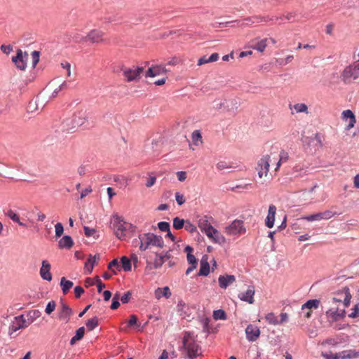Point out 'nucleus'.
Segmentation results:
<instances>
[{
    "mask_svg": "<svg viewBox=\"0 0 359 359\" xmlns=\"http://www.w3.org/2000/svg\"><path fill=\"white\" fill-rule=\"evenodd\" d=\"M134 246H139L142 251H144L149 248V246H156L162 248L164 245V241L161 236H157L154 233H144L140 235L138 238L133 241Z\"/></svg>",
    "mask_w": 359,
    "mask_h": 359,
    "instance_id": "nucleus-1",
    "label": "nucleus"
},
{
    "mask_svg": "<svg viewBox=\"0 0 359 359\" xmlns=\"http://www.w3.org/2000/svg\"><path fill=\"white\" fill-rule=\"evenodd\" d=\"M183 348L190 359L202 355L201 347L196 341V337L190 332H184L182 339Z\"/></svg>",
    "mask_w": 359,
    "mask_h": 359,
    "instance_id": "nucleus-2",
    "label": "nucleus"
},
{
    "mask_svg": "<svg viewBox=\"0 0 359 359\" xmlns=\"http://www.w3.org/2000/svg\"><path fill=\"white\" fill-rule=\"evenodd\" d=\"M327 310L325 312L327 321L330 323L343 319L346 316V308L341 307L338 303H334L332 306L329 303V297L325 300Z\"/></svg>",
    "mask_w": 359,
    "mask_h": 359,
    "instance_id": "nucleus-3",
    "label": "nucleus"
},
{
    "mask_svg": "<svg viewBox=\"0 0 359 359\" xmlns=\"http://www.w3.org/2000/svg\"><path fill=\"white\" fill-rule=\"evenodd\" d=\"M351 298L352 295L350 293L349 288L344 287L329 296V303L331 306L334 303H338L341 305V307L347 308L350 305Z\"/></svg>",
    "mask_w": 359,
    "mask_h": 359,
    "instance_id": "nucleus-4",
    "label": "nucleus"
},
{
    "mask_svg": "<svg viewBox=\"0 0 359 359\" xmlns=\"http://www.w3.org/2000/svg\"><path fill=\"white\" fill-rule=\"evenodd\" d=\"M247 231L244 221L236 219L224 228V232L230 237L238 238Z\"/></svg>",
    "mask_w": 359,
    "mask_h": 359,
    "instance_id": "nucleus-5",
    "label": "nucleus"
},
{
    "mask_svg": "<svg viewBox=\"0 0 359 359\" xmlns=\"http://www.w3.org/2000/svg\"><path fill=\"white\" fill-rule=\"evenodd\" d=\"M276 158V156H273L269 154L262 156V157L258 160L255 170L260 179L268 176L269 167L271 165L275 164Z\"/></svg>",
    "mask_w": 359,
    "mask_h": 359,
    "instance_id": "nucleus-6",
    "label": "nucleus"
},
{
    "mask_svg": "<svg viewBox=\"0 0 359 359\" xmlns=\"http://www.w3.org/2000/svg\"><path fill=\"white\" fill-rule=\"evenodd\" d=\"M112 225L116 236L120 240L126 238L127 232L131 228L130 224L126 222L118 215H114Z\"/></svg>",
    "mask_w": 359,
    "mask_h": 359,
    "instance_id": "nucleus-7",
    "label": "nucleus"
},
{
    "mask_svg": "<svg viewBox=\"0 0 359 359\" xmlns=\"http://www.w3.org/2000/svg\"><path fill=\"white\" fill-rule=\"evenodd\" d=\"M86 121V118L82 112L74 114L72 118H67L62 122V130L69 133L76 128L82 126Z\"/></svg>",
    "mask_w": 359,
    "mask_h": 359,
    "instance_id": "nucleus-8",
    "label": "nucleus"
},
{
    "mask_svg": "<svg viewBox=\"0 0 359 359\" xmlns=\"http://www.w3.org/2000/svg\"><path fill=\"white\" fill-rule=\"evenodd\" d=\"M359 76V60L346 67L341 73V80L344 83H349L353 80L356 79Z\"/></svg>",
    "mask_w": 359,
    "mask_h": 359,
    "instance_id": "nucleus-9",
    "label": "nucleus"
},
{
    "mask_svg": "<svg viewBox=\"0 0 359 359\" xmlns=\"http://www.w3.org/2000/svg\"><path fill=\"white\" fill-rule=\"evenodd\" d=\"M123 75L128 82L137 81L144 72L142 67H133L132 68L125 67L122 69Z\"/></svg>",
    "mask_w": 359,
    "mask_h": 359,
    "instance_id": "nucleus-10",
    "label": "nucleus"
},
{
    "mask_svg": "<svg viewBox=\"0 0 359 359\" xmlns=\"http://www.w3.org/2000/svg\"><path fill=\"white\" fill-rule=\"evenodd\" d=\"M90 41L93 43H99L104 41V33L99 29H93L88 33L85 36H82L80 39V42L84 43L86 41Z\"/></svg>",
    "mask_w": 359,
    "mask_h": 359,
    "instance_id": "nucleus-11",
    "label": "nucleus"
},
{
    "mask_svg": "<svg viewBox=\"0 0 359 359\" xmlns=\"http://www.w3.org/2000/svg\"><path fill=\"white\" fill-rule=\"evenodd\" d=\"M29 323L23 315H20L14 318L9 327L8 334L12 335L15 332L20 329H23L28 327Z\"/></svg>",
    "mask_w": 359,
    "mask_h": 359,
    "instance_id": "nucleus-12",
    "label": "nucleus"
},
{
    "mask_svg": "<svg viewBox=\"0 0 359 359\" xmlns=\"http://www.w3.org/2000/svg\"><path fill=\"white\" fill-rule=\"evenodd\" d=\"M27 53H23L22 50L18 49L17 55L12 58V61L15 63L16 67L20 70H25L27 66V60L28 59Z\"/></svg>",
    "mask_w": 359,
    "mask_h": 359,
    "instance_id": "nucleus-13",
    "label": "nucleus"
},
{
    "mask_svg": "<svg viewBox=\"0 0 359 359\" xmlns=\"http://www.w3.org/2000/svg\"><path fill=\"white\" fill-rule=\"evenodd\" d=\"M265 320L270 325H277L287 322L288 320V316L286 313H281L279 319L278 316L271 312L266 315Z\"/></svg>",
    "mask_w": 359,
    "mask_h": 359,
    "instance_id": "nucleus-14",
    "label": "nucleus"
},
{
    "mask_svg": "<svg viewBox=\"0 0 359 359\" xmlns=\"http://www.w3.org/2000/svg\"><path fill=\"white\" fill-rule=\"evenodd\" d=\"M268 38L260 39L257 37L250 41L248 47L253 48L259 53H263L268 45Z\"/></svg>",
    "mask_w": 359,
    "mask_h": 359,
    "instance_id": "nucleus-15",
    "label": "nucleus"
},
{
    "mask_svg": "<svg viewBox=\"0 0 359 359\" xmlns=\"http://www.w3.org/2000/svg\"><path fill=\"white\" fill-rule=\"evenodd\" d=\"M341 119L344 122H348V125L345 128L346 130H349L353 128L356 122L355 116L353 112L350 109H346L342 111Z\"/></svg>",
    "mask_w": 359,
    "mask_h": 359,
    "instance_id": "nucleus-16",
    "label": "nucleus"
},
{
    "mask_svg": "<svg viewBox=\"0 0 359 359\" xmlns=\"http://www.w3.org/2000/svg\"><path fill=\"white\" fill-rule=\"evenodd\" d=\"M245 334L249 341H255L260 335V330L257 326L250 324L245 329Z\"/></svg>",
    "mask_w": 359,
    "mask_h": 359,
    "instance_id": "nucleus-17",
    "label": "nucleus"
},
{
    "mask_svg": "<svg viewBox=\"0 0 359 359\" xmlns=\"http://www.w3.org/2000/svg\"><path fill=\"white\" fill-rule=\"evenodd\" d=\"M271 156H276V162H274L276 167H275V172H277L280 167L281 166V164L283 163H285L289 159V154L287 151L282 150L279 154L276 152H271L270 153Z\"/></svg>",
    "mask_w": 359,
    "mask_h": 359,
    "instance_id": "nucleus-18",
    "label": "nucleus"
},
{
    "mask_svg": "<svg viewBox=\"0 0 359 359\" xmlns=\"http://www.w3.org/2000/svg\"><path fill=\"white\" fill-rule=\"evenodd\" d=\"M167 72H168L167 69L163 65H152L146 72L145 76L146 77H155L156 76L165 74Z\"/></svg>",
    "mask_w": 359,
    "mask_h": 359,
    "instance_id": "nucleus-19",
    "label": "nucleus"
},
{
    "mask_svg": "<svg viewBox=\"0 0 359 359\" xmlns=\"http://www.w3.org/2000/svg\"><path fill=\"white\" fill-rule=\"evenodd\" d=\"M198 226L206 236H210L211 230L214 228L209 222L207 216H203L199 219Z\"/></svg>",
    "mask_w": 359,
    "mask_h": 359,
    "instance_id": "nucleus-20",
    "label": "nucleus"
},
{
    "mask_svg": "<svg viewBox=\"0 0 359 359\" xmlns=\"http://www.w3.org/2000/svg\"><path fill=\"white\" fill-rule=\"evenodd\" d=\"M207 236L215 243H217L221 245L226 243V238L225 236L215 228L211 230L210 236Z\"/></svg>",
    "mask_w": 359,
    "mask_h": 359,
    "instance_id": "nucleus-21",
    "label": "nucleus"
},
{
    "mask_svg": "<svg viewBox=\"0 0 359 359\" xmlns=\"http://www.w3.org/2000/svg\"><path fill=\"white\" fill-rule=\"evenodd\" d=\"M255 290L254 286H248L247 290L245 292H242L238 294V297L241 300L246 302L249 304H253L255 302L254 295Z\"/></svg>",
    "mask_w": 359,
    "mask_h": 359,
    "instance_id": "nucleus-22",
    "label": "nucleus"
},
{
    "mask_svg": "<svg viewBox=\"0 0 359 359\" xmlns=\"http://www.w3.org/2000/svg\"><path fill=\"white\" fill-rule=\"evenodd\" d=\"M50 264L47 260L42 262V266L40 269L41 277L46 280L50 281L52 280V275L50 272Z\"/></svg>",
    "mask_w": 359,
    "mask_h": 359,
    "instance_id": "nucleus-23",
    "label": "nucleus"
},
{
    "mask_svg": "<svg viewBox=\"0 0 359 359\" xmlns=\"http://www.w3.org/2000/svg\"><path fill=\"white\" fill-rule=\"evenodd\" d=\"M276 207L271 204L269 207L268 215L265 219V224L268 228H272L274 225Z\"/></svg>",
    "mask_w": 359,
    "mask_h": 359,
    "instance_id": "nucleus-24",
    "label": "nucleus"
},
{
    "mask_svg": "<svg viewBox=\"0 0 359 359\" xmlns=\"http://www.w3.org/2000/svg\"><path fill=\"white\" fill-rule=\"evenodd\" d=\"M72 314V309L68 305L62 303V308L59 313V318L65 321V323H68L70 320Z\"/></svg>",
    "mask_w": 359,
    "mask_h": 359,
    "instance_id": "nucleus-25",
    "label": "nucleus"
},
{
    "mask_svg": "<svg viewBox=\"0 0 359 359\" xmlns=\"http://www.w3.org/2000/svg\"><path fill=\"white\" fill-rule=\"evenodd\" d=\"M235 281L236 278L233 275L219 276L218 278L219 285L223 289H226Z\"/></svg>",
    "mask_w": 359,
    "mask_h": 359,
    "instance_id": "nucleus-26",
    "label": "nucleus"
},
{
    "mask_svg": "<svg viewBox=\"0 0 359 359\" xmlns=\"http://www.w3.org/2000/svg\"><path fill=\"white\" fill-rule=\"evenodd\" d=\"M99 259H100L99 255H97H97H94V256L90 255L88 259H87V261L85 263V266H84L85 273L87 274H90L93 270L94 266L97 263V261Z\"/></svg>",
    "mask_w": 359,
    "mask_h": 359,
    "instance_id": "nucleus-27",
    "label": "nucleus"
},
{
    "mask_svg": "<svg viewBox=\"0 0 359 359\" xmlns=\"http://www.w3.org/2000/svg\"><path fill=\"white\" fill-rule=\"evenodd\" d=\"M155 297L156 299H160L161 297H164L166 299H168L171 296V292L168 287H164L163 288L158 287L155 290Z\"/></svg>",
    "mask_w": 359,
    "mask_h": 359,
    "instance_id": "nucleus-28",
    "label": "nucleus"
},
{
    "mask_svg": "<svg viewBox=\"0 0 359 359\" xmlns=\"http://www.w3.org/2000/svg\"><path fill=\"white\" fill-rule=\"evenodd\" d=\"M170 257V255L168 252H166L165 255H156V258L154 261V266L155 269H158L162 266L163 263L169 259Z\"/></svg>",
    "mask_w": 359,
    "mask_h": 359,
    "instance_id": "nucleus-29",
    "label": "nucleus"
},
{
    "mask_svg": "<svg viewBox=\"0 0 359 359\" xmlns=\"http://www.w3.org/2000/svg\"><path fill=\"white\" fill-rule=\"evenodd\" d=\"M185 252H187V258L189 264H190L192 266H197L198 261L197 259L195 257V256L192 254L194 249L189 246L187 245L184 248Z\"/></svg>",
    "mask_w": 359,
    "mask_h": 359,
    "instance_id": "nucleus-30",
    "label": "nucleus"
},
{
    "mask_svg": "<svg viewBox=\"0 0 359 359\" xmlns=\"http://www.w3.org/2000/svg\"><path fill=\"white\" fill-rule=\"evenodd\" d=\"M74 245V241L69 236H63L58 243L60 248H71Z\"/></svg>",
    "mask_w": 359,
    "mask_h": 359,
    "instance_id": "nucleus-31",
    "label": "nucleus"
},
{
    "mask_svg": "<svg viewBox=\"0 0 359 359\" xmlns=\"http://www.w3.org/2000/svg\"><path fill=\"white\" fill-rule=\"evenodd\" d=\"M289 108L290 110H294L296 113L309 114L308 107L304 103H297L293 105L290 104H289Z\"/></svg>",
    "mask_w": 359,
    "mask_h": 359,
    "instance_id": "nucleus-32",
    "label": "nucleus"
},
{
    "mask_svg": "<svg viewBox=\"0 0 359 359\" xmlns=\"http://www.w3.org/2000/svg\"><path fill=\"white\" fill-rule=\"evenodd\" d=\"M320 300L318 299H310L302 306V310H312L313 309H316L320 305Z\"/></svg>",
    "mask_w": 359,
    "mask_h": 359,
    "instance_id": "nucleus-33",
    "label": "nucleus"
},
{
    "mask_svg": "<svg viewBox=\"0 0 359 359\" xmlns=\"http://www.w3.org/2000/svg\"><path fill=\"white\" fill-rule=\"evenodd\" d=\"M341 359H353L359 358V352L355 350H347L340 353Z\"/></svg>",
    "mask_w": 359,
    "mask_h": 359,
    "instance_id": "nucleus-34",
    "label": "nucleus"
},
{
    "mask_svg": "<svg viewBox=\"0 0 359 359\" xmlns=\"http://www.w3.org/2000/svg\"><path fill=\"white\" fill-rule=\"evenodd\" d=\"M73 285L72 281L67 280L65 277H62L60 280V286L64 294H67Z\"/></svg>",
    "mask_w": 359,
    "mask_h": 359,
    "instance_id": "nucleus-35",
    "label": "nucleus"
},
{
    "mask_svg": "<svg viewBox=\"0 0 359 359\" xmlns=\"http://www.w3.org/2000/svg\"><path fill=\"white\" fill-rule=\"evenodd\" d=\"M6 215L13 222L18 223L20 226L27 227L25 223L20 221V217L18 214L14 212L12 210H9L6 212Z\"/></svg>",
    "mask_w": 359,
    "mask_h": 359,
    "instance_id": "nucleus-36",
    "label": "nucleus"
},
{
    "mask_svg": "<svg viewBox=\"0 0 359 359\" xmlns=\"http://www.w3.org/2000/svg\"><path fill=\"white\" fill-rule=\"evenodd\" d=\"M191 139L193 144L196 146H199L203 144L201 133L198 130H196L192 133Z\"/></svg>",
    "mask_w": 359,
    "mask_h": 359,
    "instance_id": "nucleus-37",
    "label": "nucleus"
},
{
    "mask_svg": "<svg viewBox=\"0 0 359 359\" xmlns=\"http://www.w3.org/2000/svg\"><path fill=\"white\" fill-rule=\"evenodd\" d=\"M210 273V265L207 261L202 259L201 261V266L198 276H208Z\"/></svg>",
    "mask_w": 359,
    "mask_h": 359,
    "instance_id": "nucleus-38",
    "label": "nucleus"
},
{
    "mask_svg": "<svg viewBox=\"0 0 359 359\" xmlns=\"http://www.w3.org/2000/svg\"><path fill=\"white\" fill-rule=\"evenodd\" d=\"M137 317L135 315H131L130 316V319L128 321V327H135L137 329V327H140V324L137 323Z\"/></svg>",
    "mask_w": 359,
    "mask_h": 359,
    "instance_id": "nucleus-39",
    "label": "nucleus"
},
{
    "mask_svg": "<svg viewBox=\"0 0 359 359\" xmlns=\"http://www.w3.org/2000/svg\"><path fill=\"white\" fill-rule=\"evenodd\" d=\"M86 327L88 328V330H93V329H95L97 325H98V318L97 317H94L91 319H89L86 323Z\"/></svg>",
    "mask_w": 359,
    "mask_h": 359,
    "instance_id": "nucleus-40",
    "label": "nucleus"
},
{
    "mask_svg": "<svg viewBox=\"0 0 359 359\" xmlns=\"http://www.w3.org/2000/svg\"><path fill=\"white\" fill-rule=\"evenodd\" d=\"M186 221L183 219H180L178 217H176L173 219V227L177 229H181L183 226H184Z\"/></svg>",
    "mask_w": 359,
    "mask_h": 359,
    "instance_id": "nucleus-41",
    "label": "nucleus"
},
{
    "mask_svg": "<svg viewBox=\"0 0 359 359\" xmlns=\"http://www.w3.org/2000/svg\"><path fill=\"white\" fill-rule=\"evenodd\" d=\"M302 219H304V220H306L308 222L322 220L320 212H318V213H316V214L304 216V217H302Z\"/></svg>",
    "mask_w": 359,
    "mask_h": 359,
    "instance_id": "nucleus-42",
    "label": "nucleus"
},
{
    "mask_svg": "<svg viewBox=\"0 0 359 359\" xmlns=\"http://www.w3.org/2000/svg\"><path fill=\"white\" fill-rule=\"evenodd\" d=\"M121 262L125 271H129L131 270V261L127 257H123Z\"/></svg>",
    "mask_w": 359,
    "mask_h": 359,
    "instance_id": "nucleus-43",
    "label": "nucleus"
},
{
    "mask_svg": "<svg viewBox=\"0 0 359 359\" xmlns=\"http://www.w3.org/2000/svg\"><path fill=\"white\" fill-rule=\"evenodd\" d=\"M213 318L215 320H225L226 318V315L223 310L219 309L214 311Z\"/></svg>",
    "mask_w": 359,
    "mask_h": 359,
    "instance_id": "nucleus-44",
    "label": "nucleus"
},
{
    "mask_svg": "<svg viewBox=\"0 0 359 359\" xmlns=\"http://www.w3.org/2000/svg\"><path fill=\"white\" fill-rule=\"evenodd\" d=\"M55 307H56L55 302L54 301H50L48 303V304L46 307L45 311L47 314L49 315L55 309Z\"/></svg>",
    "mask_w": 359,
    "mask_h": 359,
    "instance_id": "nucleus-45",
    "label": "nucleus"
},
{
    "mask_svg": "<svg viewBox=\"0 0 359 359\" xmlns=\"http://www.w3.org/2000/svg\"><path fill=\"white\" fill-rule=\"evenodd\" d=\"M55 236L57 237H60L63 234V232H64V227H63L62 223H60V222L57 223L55 225Z\"/></svg>",
    "mask_w": 359,
    "mask_h": 359,
    "instance_id": "nucleus-46",
    "label": "nucleus"
},
{
    "mask_svg": "<svg viewBox=\"0 0 359 359\" xmlns=\"http://www.w3.org/2000/svg\"><path fill=\"white\" fill-rule=\"evenodd\" d=\"M320 214L322 219H329L334 217L336 215V212H334L331 210H325L324 212H320Z\"/></svg>",
    "mask_w": 359,
    "mask_h": 359,
    "instance_id": "nucleus-47",
    "label": "nucleus"
},
{
    "mask_svg": "<svg viewBox=\"0 0 359 359\" xmlns=\"http://www.w3.org/2000/svg\"><path fill=\"white\" fill-rule=\"evenodd\" d=\"M352 312L348 315L349 318H355L359 317V302L352 309Z\"/></svg>",
    "mask_w": 359,
    "mask_h": 359,
    "instance_id": "nucleus-48",
    "label": "nucleus"
},
{
    "mask_svg": "<svg viewBox=\"0 0 359 359\" xmlns=\"http://www.w3.org/2000/svg\"><path fill=\"white\" fill-rule=\"evenodd\" d=\"M216 168L219 170H222L224 169L231 168V166L226 161H221L217 163Z\"/></svg>",
    "mask_w": 359,
    "mask_h": 359,
    "instance_id": "nucleus-49",
    "label": "nucleus"
},
{
    "mask_svg": "<svg viewBox=\"0 0 359 359\" xmlns=\"http://www.w3.org/2000/svg\"><path fill=\"white\" fill-rule=\"evenodd\" d=\"M184 228L187 231L190 233L196 231V226L191 223L189 220L186 221Z\"/></svg>",
    "mask_w": 359,
    "mask_h": 359,
    "instance_id": "nucleus-50",
    "label": "nucleus"
},
{
    "mask_svg": "<svg viewBox=\"0 0 359 359\" xmlns=\"http://www.w3.org/2000/svg\"><path fill=\"white\" fill-rule=\"evenodd\" d=\"M159 229L162 231L166 232L170 230V224L166 222H161L158 224Z\"/></svg>",
    "mask_w": 359,
    "mask_h": 359,
    "instance_id": "nucleus-51",
    "label": "nucleus"
},
{
    "mask_svg": "<svg viewBox=\"0 0 359 359\" xmlns=\"http://www.w3.org/2000/svg\"><path fill=\"white\" fill-rule=\"evenodd\" d=\"M175 200L179 205H182L185 203V198L183 194L180 192L175 193Z\"/></svg>",
    "mask_w": 359,
    "mask_h": 359,
    "instance_id": "nucleus-52",
    "label": "nucleus"
},
{
    "mask_svg": "<svg viewBox=\"0 0 359 359\" xmlns=\"http://www.w3.org/2000/svg\"><path fill=\"white\" fill-rule=\"evenodd\" d=\"M132 297V292L130 291H128L126 292L121 297V301L123 304H127L129 302L130 299Z\"/></svg>",
    "mask_w": 359,
    "mask_h": 359,
    "instance_id": "nucleus-53",
    "label": "nucleus"
},
{
    "mask_svg": "<svg viewBox=\"0 0 359 359\" xmlns=\"http://www.w3.org/2000/svg\"><path fill=\"white\" fill-rule=\"evenodd\" d=\"M61 66L63 69L67 70V76H71V65L68 62H63L61 63Z\"/></svg>",
    "mask_w": 359,
    "mask_h": 359,
    "instance_id": "nucleus-54",
    "label": "nucleus"
},
{
    "mask_svg": "<svg viewBox=\"0 0 359 359\" xmlns=\"http://www.w3.org/2000/svg\"><path fill=\"white\" fill-rule=\"evenodd\" d=\"M32 57L33 66L35 67L39 61V53L36 50L33 51L32 53Z\"/></svg>",
    "mask_w": 359,
    "mask_h": 359,
    "instance_id": "nucleus-55",
    "label": "nucleus"
},
{
    "mask_svg": "<svg viewBox=\"0 0 359 359\" xmlns=\"http://www.w3.org/2000/svg\"><path fill=\"white\" fill-rule=\"evenodd\" d=\"M84 334L85 328L83 327H81L76 330V334L74 336L76 337V338L81 340L83 337Z\"/></svg>",
    "mask_w": 359,
    "mask_h": 359,
    "instance_id": "nucleus-56",
    "label": "nucleus"
},
{
    "mask_svg": "<svg viewBox=\"0 0 359 359\" xmlns=\"http://www.w3.org/2000/svg\"><path fill=\"white\" fill-rule=\"evenodd\" d=\"M156 177L155 176L150 175L145 185L147 187H151L156 183Z\"/></svg>",
    "mask_w": 359,
    "mask_h": 359,
    "instance_id": "nucleus-57",
    "label": "nucleus"
},
{
    "mask_svg": "<svg viewBox=\"0 0 359 359\" xmlns=\"http://www.w3.org/2000/svg\"><path fill=\"white\" fill-rule=\"evenodd\" d=\"M75 297L79 298L82 294L84 293V290L81 286H76L74 288Z\"/></svg>",
    "mask_w": 359,
    "mask_h": 359,
    "instance_id": "nucleus-58",
    "label": "nucleus"
},
{
    "mask_svg": "<svg viewBox=\"0 0 359 359\" xmlns=\"http://www.w3.org/2000/svg\"><path fill=\"white\" fill-rule=\"evenodd\" d=\"M177 179L179 181L183 182L187 178V173H186V172H184V171H178L177 172Z\"/></svg>",
    "mask_w": 359,
    "mask_h": 359,
    "instance_id": "nucleus-59",
    "label": "nucleus"
},
{
    "mask_svg": "<svg viewBox=\"0 0 359 359\" xmlns=\"http://www.w3.org/2000/svg\"><path fill=\"white\" fill-rule=\"evenodd\" d=\"M1 50L5 54L8 55L12 51L13 48L11 46L2 45L1 46Z\"/></svg>",
    "mask_w": 359,
    "mask_h": 359,
    "instance_id": "nucleus-60",
    "label": "nucleus"
},
{
    "mask_svg": "<svg viewBox=\"0 0 359 359\" xmlns=\"http://www.w3.org/2000/svg\"><path fill=\"white\" fill-rule=\"evenodd\" d=\"M118 268V262L116 259H113L111 262H109L108 264V269L109 270L113 271L114 268Z\"/></svg>",
    "mask_w": 359,
    "mask_h": 359,
    "instance_id": "nucleus-61",
    "label": "nucleus"
},
{
    "mask_svg": "<svg viewBox=\"0 0 359 359\" xmlns=\"http://www.w3.org/2000/svg\"><path fill=\"white\" fill-rule=\"evenodd\" d=\"M96 283H97V291H98V292H101L102 290H103V288L105 287V285L104 283H102V282L101 281V280L99 278L98 276L96 278Z\"/></svg>",
    "mask_w": 359,
    "mask_h": 359,
    "instance_id": "nucleus-62",
    "label": "nucleus"
},
{
    "mask_svg": "<svg viewBox=\"0 0 359 359\" xmlns=\"http://www.w3.org/2000/svg\"><path fill=\"white\" fill-rule=\"evenodd\" d=\"M84 232H85V235L86 236L89 237V236H93L95 233V229L89 228L88 226H84Z\"/></svg>",
    "mask_w": 359,
    "mask_h": 359,
    "instance_id": "nucleus-63",
    "label": "nucleus"
},
{
    "mask_svg": "<svg viewBox=\"0 0 359 359\" xmlns=\"http://www.w3.org/2000/svg\"><path fill=\"white\" fill-rule=\"evenodd\" d=\"M323 355L327 359H341L340 353L337 354H323Z\"/></svg>",
    "mask_w": 359,
    "mask_h": 359,
    "instance_id": "nucleus-64",
    "label": "nucleus"
}]
</instances>
